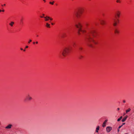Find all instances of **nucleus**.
<instances>
[{
    "label": "nucleus",
    "instance_id": "obj_29",
    "mask_svg": "<svg viewBox=\"0 0 134 134\" xmlns=\"http://www.w3.org/2000/svg\"><path fill=\"white\" fill-rule=\"evenodd\" d=\"M117 109L118 110H120V108H117Z\"/></svg>",
    "mask_w": 134,
    "mask_h": 134
},
{
    "label": "nucleus",
    "instance_id": "obj_12",
    "mask_svg": "<svg viewBox=\"0 0 134 134\" xmlns=\"http://www.w3.org/2000/svg\"><path fill=\"white\" fill-rule=\"evenodd\" d=\"M99 126H97L96 128V132L97 133H98V131L99 130Z\"/></svg>",
    "mask_w": 134,
    "mask_h": 134
},
{
    "label": "nucleus",
    "instance_id": "obj_11",
    "mask_svg": "<svg viewBox=\"0 0 134 134\" xmlns=\"http://www.w3.org/2000/svg\"><path fill=\"white\" fill-rule=\"evenodd\" d=\"M107 121H108L107 120H106L103 123V125H102V126L103 127H104L105 126H106L105 124H106L107 122Z\"/></svg>",
    "mask_w": 134,
    "mask_h": 134
},
{
    "label": "nucleus",
    "instance_id": "obj_42",
    "mask_svg": "<svg viewBox=\"0 0 134 134\" xmlns=\"http://www.w3.org/2000/svg\"><path fill=\"white\" fill-rule=\"evenodd\" d=\"M25 51V49L24 50V51Z\"/></svg>",
    "mask_w": 134,
    "mask_h": 134
},
{
    "label": "nucleus",
    "instance_id": "obj_9",
    "mask_svg": "<svg viewBox=\"0 0 134 134\" xmlns=\"http://www.w3.org/2000/svg\"><path fill=\"white\" fill-rule=\"evenodd\" d=\"M41 18H44L45 19H46L47 18L49 19H50L51 20H53V19L52 18H51L47 16L46 17H43V16H41Z\"/></svg>",
    "mask_w": 134,
    "mask_h": 134
},
{
    "label": "nucleus",
    "instance_id": "obj_6",
    "mask_svg": "<svg viewBox=\"0 0 134 134\" xmlns=\"http://www.w3.org/2000/svg\"><path fill=\"white\" fill-rule=\"evenodd\" d=\"M32 99V97L30 96L29 94H28L26 96L25 99V101L30 100Z\"/></svg>",
    "mask_w": 134,
    "mask_h": 134
},
{
    "label": "nucleus",
    "instance_id": "obj_13",
    "mask_svg": "<svg viewBox=\"0 0 134 134\" xmlns=\"http://www.w3.org/2000/svg\"><path fill=\"white\" fill-rule=\"evenodd\" d=\"M127 116H125L123 119H122L121 121L122 122H124L126 120L127 118Z\"/></svg>",
    "mask_w": 134,
    "mask_h": 134
},
{
    "label": "nucleus",
    "instance_id": "obj_16",
    "mask_svg": "<svg viewBox=\"0 0 134 134\" xmlns=\"http://www.w3.org/2000/svg\"><path fill=\"white\" fill-rule=\"evenodd\" d=\"M72 45L74 47H75L76 46V44L75 42H73L72 43Z\"/></svg>",
    "mask_w": 134,
    "mask_h": 134
},
{
    "label": "nucleus",
    "instance_id": "obj_30",
    "mask_svg": "<svg viewBox=\"0 0 134 134\" xmlns=\"http://www.w3.org/2000/svg\"><path fill=\"white\" fill-rule=\"evenodd\" d=\"M20 21H21V22H23V20H22V19H21L20 20Z\"/></svg>",
    "mask_w": 134,
    "mask_h": 134
},
{
    "label": "nucleus",
    "instance_id": "obj_22",
    "mask_svg": "<svg viewBox=\"0 0 134 134\" xmlns=\"http://www.w3.org/2000/svg\"><path fill=\"white\" fill-rule=\"evenodd\" d=\"M79 50L80 51H81L82 50V49H83V48L82 47H79Z\"/></svg>",
    "mask_w": 134,
    "mask_h": 134
},
{
    "label": "nucleus",
    "instance_id": "obj_35",
    "mask_svg": "<svg viewBox=\"0 0 134 134\" xmlns=\"http://www.w3.org/2000/svg\"><path fill=\"white\" fill-rule=\"evenodd\" d=\"M2 11L3 12H4V10H2Z\"/></svg>",
    "mask_w": 134,
    "mask_h": 134
},
{
    "label": "nucleus",
    "instance_id": "obj_28",
    "mask_svg": "<svg viewBox=\"0 0 134 134\" xmlns=\"http://www.w3.org/2000/svg\"><path fill=\"white\" fill-rule=\"evenodd\" d=\"M28 47V46H26L25 48H27Z\"/></svg>",
    "mask_w": 134,
    "mask_h": 134
},
{
    "label": "nucleus",
    "instance_id": "obj_39",
    "mask_svg": "<svg viewBox=\"0 0 134 134\" xmlns=\"http://www.w3.org/2000/svg\"><path fill=\"white\" fill-rule=\"evenodd\" d=\"M42 15H42V16H44V14H42Z\"/></svg>",
    "mask_w": 134,
    "mask_h": 134
},
{
    "label": "nucleus",
    "instance_id": "obj_33",
    "mask_svg": "<svg viewBox=\"0 0 134 134\" xmlns=\"http://www.w3.org/2000/svg\"><path fill=\"white\" fill-rule=\"evenodd\" d=\"M51 24H52V25H54V24L53 23H51Z\"/></svg>",
    "mask_w": 134,
    "mask_h": 134
},
{
    "label": "nucleus",
    "instance_id": "obj_14",
    "mask_svg": "<svg viewBox=\"0 0 134 134\" xmlns=\"http://www.w3.org/2000/svg\"><path fill=\"white\" fill-rule=\"evenodd\" d=\"M14 24V22L13 21H11L10 23H9V25L11 26H13V24Z\"/></svg>",
    "mask_w": 134,
    "mask_h": 134
},
{
    "label": "nucleus",
    "instance_id": "obj_21",
    "mask_svg": "<svg viewBox=\"0 0 134 134\" xmlns=\"http://www.w3.org/2000/svg\"><path fill=\"white\" fill-rule=\"evenodd\" d=\"M120 0H117L116 1L117 3H120L121 2Z\"/></svg>",
    "mask_w": 134,
    "mask_h": 134
},
{
    "label": "nucleus",
    "instance_id": "obj_18",
    "mask_svg": "<svg viewBox=\"0 0 134 134\" xmlns=\"http://www.w3.org/2000/svg\"><path fill=\"white\" fill-rule=\"evenodd\" d=\"M46 26L50 28V24H48V23H47L46 24Z\"/></svg>",
    "mask_w": 134,
    "mask_h": 134
},
{
    "label": "nucleus",
    "instance_id": "obj_1",
    "mask_svg": "<svg viewBox=\"0 0 134 134\" xmlns=\"http://www.w3.org/2000/svg\"><path fill=\"white\" fill-rule=\"evenodd\" d=\"M96 34L95 31L93 30L90 29L86 37V40L88 42V45L90 47H92V46L91 42H92L95 44H97L98 42L94 40L93 38L92 37H95Z\"/></svg>",
    "mask_w": 134,
    "mask_h": 134
},
{
    "label": "nucleus",
    "instance_id": "obj_3",
    "mask_svg": "<svg viewBox=\"0 0 134 134\" xmlns=\"http://www.w3.org/2000/svg\"><path fill=\"white\" fill-rule=\"evenodd\" d=\"M75 25L76 27L78 29V33L79 35H81V33H84L86 32L85 30L82 29V25L80 22H78L75 24Z\"/></svg>",
    "mask_w": 134,
    "mask_h": 134
},
{
    "label": "nucleus",
    "instance_id": "obj_24",
    "mask_svg": "<svg viewBox=\"0 0 134 134\" xmlns=\"http://www.w3.org/2000/svg\"><path fill=\"white\" fill-rule=\"evenodd\" d=\"M32 41V40H30L28 42V43H30V42Z\"/></svg>",
    "mask_w": 134,
    "mask_h": 134
},
{
    "label": "nucleus",
    "instance_id": "obj_32",
    "mask_svg": "<svg viewBox=\"0 0 134 134\" xmlns=\"http://www.w3.org/2000/svg\"><path fill=\"white\" fill-rule=\"evenodd\" d=\"M125 123H123L122 124V125H125Z\"/></svg>",
    "mask_w": 134,
    "mask_h": 134
},
{
    "label": "nucleus",
    "instance_id": "obj_8",
    "mask_svg": "<svg viewBox=\"0 0 134 134\" xmlns=\"http://www.w3.org/2000/svg\"><path fill=\"white\" fill-rule=\"evenodd\" d=\"M100 24L102 25H104L105 24V21L103 20H100Z\"/></svg>",
    "mask_w": 134,
    "mask_h": 134
},
{
    "label": "nucleus",
    "instance_id": "obj_40",
    "mask_svg": "<svg viewBox=\"0 0 134 134\" xmlns=\"http://www.w3.org/2000/svg\"><path fill=\"white\" fill-rule=\"evenodd\" d=\"M35 42H33V44H35Z\"/></svg>",
    "mask_w": 134,
    "mask_h": 134
},
{
    "label": "nucleus",
    "instance_id": "obj_23",
    "mask_svg": "<svg viewBox=\"0 0 134 134\" xmlns=\"http://www.w3.org/2000/svg\"><path fill=\"white\" fill-rule=\"evenodd\" d=\"M54 1H53L52 2H49V3L51 4L52 5H53L54 4Z\"/></svg>",
    "mask_w": 134,
    "mask_h": 134
},
{
    "label": "nucleus",
    "instance_id": "obj_5",
    "mask_svg": "<svg viewBox=\"0 0 134 134\" xmlns=\"http://www.w3.org/2000/svg\"><path fill=\"white\" fill-rule=\"evenodd\" d=\"M70 51V49L68 47H65L61 52L62 54L64 57H66L68 55Z\"/></svg>",
    "mask_w": 134,
    "mask_h": 134
},
{
    "label": "nucleus",
    "instance_id": "obj_44",
    "mask_svg": "<svg viewBox=\"0 0 134 134\" xmlns=\"http://www.w3.org/2000/svg\"><path fill=\"white\" fill-rule=\"evenodd\" d=\"M2 5V6H3V5Z\"/></svg>",
    "mask_w": 134,
    "mask_h": 134
},
{
    "label": "nucleus",
    "instance_id": "obj_19",
    "mask_svg": "<svg viewBox=\"0 0 134 134\" xmlns=\"http://www.w3.org/2000/svg\"><path fill=\"white\" fill-rule=\"evenodd\" d=\"M122 116H120V118L118 119L117 121H119L121 120V119H122Z\"/></svg>",
    "mask_w": 134,
    "mask_h": 134
},
{
    "label": "nucleus",
    "instance_id": "obj_20",
    "mask_svg": "<svg viewBox=\"0 0 134 134\" xmlns=\"http://www.w3.org/2000/svg\"><path fill=\"white\" fill-rule=\"evenodd\" d=\"M83 57L82 55H79V59H82V58H83Z\"/></svg>",
    "mask_w": 134,
    "mask_h": 134
},
{
    "label": "nucleus",
    "instance_id": "obj_17",
    "mask_svg": "<svg viewBox=\"0 0 134 134\" xmlns=\"http://www.w3.org/2000/svg\"><path fill=\"white\" fill-rule=\"evenodd\" d=\"M131 110V109L130 108H129L127 110H126V113H127L128 112H129Z\"/></svg>",
    "mask_w": 134,
    "mask_h": 134
},
{
    "label": "nucleus",
    "instance_id": "obj_36",
    "mask_svg": "<svg viewBox=\"0 0 134 134\" xmlns=\"http://www.w3.org/2000/svg\"><path fill=\"white\" fill-rule=\"evenodd\" d=\"M20 49H21V50H23V48H20Z\"/></svg>",
    "mask_w": 134,
    "mask_h": 134
},
{
    "label": "nucleus",
    "instance_id": "obj_15",
    "mask_svg": "<svg viewBox=\"0 0 134 134\" xmlns=\"http://www.w3.org/2000/svg\"><path fill=\"white\" fill-rule=\"evenodd\" d=\"M114 32L116 34H119V31L117 29H115L114 30Z\"/></svg>",
    "mask_w": 134,
    "mask_h": 134
},
{
    "label": "nucleus",
    "instance_id": "obj_38",
    "mask_svg": "<svg viewBox=\"0 0 134 134\" xmlns=\"http://www.w3.org/2000/svg\"><path fill=\"white\" fill-rule=\"evenodd\" d=\"M42 15H42V16H44V14H42Z\"/></svg>",
    "mask_w": 134,
    "mask_h": 134
},
{
    "label": "nucleus",
    "instance_id": "obj_45",
    "mask_svg": "<svg viewBox=\"0 0 134 134\" xmlns=\"http://www.w3.org/2000/svg\"><path fill=\"white\" fill-rule=\"evenodd\" d=\"M37 37H38V35H37Z\"/></svg>",
    "mask_w": 134,
    "mask_h": 134
},
{
    "label": "nucleus",
    "instance_id": "obj_41",
    "mask_svg": "<svg viewBox=\"0 0 134 134\" xmlns=\"http://www.w3.org/2000/svg\"><path fill=\"white\" fill-rule=\"evenodd\" d=\"M44 2H45L46 0H43Z\"/></svg>",
    "mask_w": 134,
    "mask_h": 134
},
{
    "label": "nucleus",
    "instance_id": "obj_2",
    "mask_svg": "<svg viewBox=\"0 0 134 134\" xmlns=\"http://www.w3.org/2000/svg\"><path fill=\"white\" fill-rule=\"evenodd\" d=\"M120 12L119 11H117L116 13V15L115 16V18L112 19L113 25L114 26H116L119 23V18L120 17Z\"/></svg>",
    "mask_w": 134,
    "mask_h": 134
},
{
    "label": "nucleus",
    "instance_id": "obj_7",
    "mask_svg": "<svg viewBox=\"0 0 134 134\" xmlns=\"http://www.w3.org/2000/svg\"><path fill=\"white\" fill-rule=\"evenodd\" d=\"M112 128L111 127L108 126L106 127V131L108 132H109L112 130Z\"/></svg>",
    "mask_w": 134,
    "mask_h": 134
},
{
    "label": "nucleus",
    "instance_id": "obj_34",
    "mask_svg": "<svg viewBox=\"0 0 134 134\" xmlns=\"http://www.w3.org/2000/svg\"><path fill=\"white\" fill-rule=\"evenodd\" d=\"M36 44H37L38 43V42H37V41L36 42Z\"/></svg>",
    "mask_w": 134,
    "mask_h": 134
},
{
    "label": "nucleus",
    "instance_id": "obj_10",
    "mask_svg": "<svg viewBox=\"0 0 134 134\" xmlns=\"http://www.w3.org/2000/svg\"><path fill=\"white\" fill-rule=\"evenodd\" d=\"M12 125L11 124H9L7 126L5 127V129H10L11 128Z\"/></svg>",
    "mask_w": 134,
    "mask_h": 134
},
{
    "label": "nucleus",
    "instance_id": "obj_43",
    "mask_svg": "<svg viewBox=\"0 0 134 134\" xmlns=\"http://www.w3.org/2000/svg\"><path fill=\"white\" fill-rule=\"evenodd\" d=\"M3 5H4V6H5V4H4Z\"/></svg>",
    "mask_w": 134,
    "mask_h": 134
},
{
    "label": "nucleus",
    "instance_id": "obj_37",
    "mask_svg": "<svg viewBox=\"0 0 134 134\" xmlns=\"http://www.w3.org/2000/svg\"><path fill=\"white\" fill-rule=\"evenodd\" d=\"M2 11V10H0V12H1Z\"/></svg>",
    "mask_w": 134,
    "mask_h": 134
},
{
    "label": "nucleus",
    "instance_id": "obj_26",
    "mask_svg": "<svg viewBox=\"0 0 134 134\" xmlns=\"http://www.w3.org/2000/svg\"><path fill=\"white\" fill-rule=\"evenodd\" d=\"M122 126V125H121V126H120L119 127H118V129H120V128H121V127Z\"/></svg>",
    "mask_w": 134,
    "mask_h": 134
},
{
    "label": "nucleus",
    "instance_id": "obj_25",
    "mask_svg": "<svg viewBox=\"0 0 134 134\" xmlns=\"http://www.w3.org/2000/svg\"><path fill=\"white\" fill-rule=\"evenodd\" d=\"M49 19L47 18L46 19H45V21H47Z\"/></svg>",
    "mask_w": 134,
    "mask_h": 134
},
{
    "label": "nucleus",
    "instance_id": "obj_31",
    "mask_svg": "<svg viewBox=\"0 0 134 134\" xmlns=\"http://www.w3.org/2000/svg\"><path fill=\"white\" fill-rule=\"evenodd\" d=\"M119 129H118V132H119Z\"/></svg>",
    "mask_w": 134,
    "mask_h": 134
},
{
    "label": "nucleus",
    "instance_id": "obj_4",
    "mask_svg": "<svg viewBox=\"0 0 134 134\" xmlns=\"http://www.w3.org/2000/svg\"><path fill=\"white\" fill-rule=\"evenodd\" d=\"M83 10V9L82 8H78L75 11L74 14L77 17H79L82 14Z\"/></svg>",
    "mask_w": 134,
    "mask_h": 134
},
{
    "label": "nucleus",
    "instance_id": "obj_46",
    "mask_svg": "<svg viewBox=\"0 0 134 134\" xmlns=\"http://www.w3.org/2000/svg\"><path fill=\"white\" fill-rule=\"evenodd\" d=\"M125 134H127V133H125Z\"/></svg>",
    "mask_w": 134,
    "mask_h": 134
},
{
    "label": "nucleus",
    "instance_id": "obj_27",
    "mask_svg": "<svg viewBox=\"0 0 134 134\" xmlns=\"http://www.w3.org/2000/svg\"><path fill=\"white\" fill-rule=\"evenodd\" d=\"M123 102L124 103H125L126 102V101L125 100H123Z\"/></svg>",
    "mask_w": 134,
    "mask_h": 134
}]
</instances>
